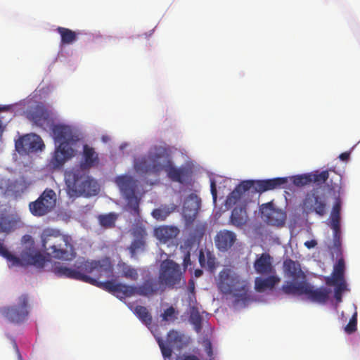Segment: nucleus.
I'll use <instances>...</instances> for the list:
<instances>
[{
  "label": "nucleus",
  "mask_w": 360,
  "mask_h": 360,
  "mask_svg": "<svg viewBox=\"0 0 360 360\" xmlns=\"http://www.w3.org/2000/svg\"><path fill=\"white\" fill-rule=\"evenodd\" d=\"M285 178L288 182L290 181L299 188L311 183L316 184L307 192L300 188H287L284 191L286 202H297L302 197V202H342L345 195L342 176L335 172L331 174L330 170L314 171Z\"/></svg>",
  "instance_id": "obj_1"
},
{
  "label": "nucleus",
  "mask_w": 360,
  "mask_h": 360,
  "mask_svg": "<svg viewBox=\"0 0 360 360\" xmlns=\"http://www.w3.org/2000/svg\"><path fill=\"white\" fill-rule=\"evenodd\" d=\"M134 168L142 174H158L165 171L172 181L180 184L189 182L193 173L188 167H175L165 150L158 146L150 148L146 155L136 160Z\"/></svg>",
  "instance_id": "obj_2"
},
{
  "label": "nucleus",
  "mask_w": 360,
  "mask_h": 360,
  "mask_svg": "<svg viewBox=\"0 0 360 360\" xmlns=\"http://www.w3.org/2000/svg\"><path fill=\"white\" fill-rule=\"evenodd\" d=\"M287 183V178L243 180L229 194L225 202H254L263 193L285 188Z\"/></svg>",
  "instance_id": "obj_3"
},
{
  "label": "nucleus",
  "mask_w": 360,
  "mask_h": 360,
  "mask_svg": "<svg viewBox=\"0 0 360 360\" xmlns=\"http://www.w3.org/2000/svg\"><path fill=\"white\" fill-rule=\"evenodd\" d=\"M52 135L56 143L55 150L49 162L50 168H61L69 160L75 156V146L79 141V134L70 126L54 124L52 127Z\"/></svg>",
  "instance_id": "obj_4"
},
{
  "label": "nucleus",
  "mask_w": 360,
  "mask_h": 360,
  "mask_svg": "<svg viewBox=\"0 0 360 360\" xmlns=\"http://www.w3.org/2000/svg\"><path fill=\"white\" fill-rule=\"evenodd\" d=\"M42 246L50 258L72 261L77 253L70 236L60 233V231L45 229L41 236Z\"/></svg>",
  "instance_id": "obj_5"
},
{
  "label": "nucleus",
  "mask_w": 360,
  "mask_h": 360,
  "mask_svg": "<svg viewBox=\"0 0 360 360\" xmlns=\"http://www.w3.org/2000/svg\"><path fill=\"white\" fill-rule=\"evenodd\" d=\"M65 181L70 197L93 196L99 191L97 182L88 175L86 170L78 167L65 172Z\"/></svg>",
  "instance_id": "obj_6"
},
{
  "label": "nucleus",
  "mask_w": 360,
  "mask_h": 360,
  "mask_svg": "<svg viewBox=\"0 0 360 360\" xmlns=\"http://www.w3.org/2000/svg\"><path fill=\"white\" fill-rule=\"evenodd\" d=\"M217 286L221 293L233 295L236 302L248 299L247 283L229 269H224L219 273Z\"/></svg>",
  "instance_id": "obj_7"
},
{
  "label": "nucleus",
  "mask_w": 360,
  "mask_h": 360,
  "mask_svg": "<svg viewBox=\"0 0 360 360\" xmlns=\"http://www.w3.org/2000/svg\"><path fill=\"white\" fill-rule=\"evenodd\" d=\"M78 268L85 275L96 281L102 278H110L113 276V264L110 258L106 257L98 260H83Z\"/></svg>",
  "instance_id": "obj_8"
},
{
  "label": "nucleus",
  "mask_w": 360,
  "mask_h": 360,
  "mask_svg": "<svg viewBox=\"0 0 360 360\" xmlns=\"http://www.w3.org/2000/svg\"><path fill=\"white\" fill-rule=\"evenodd\" d=\"M183 272L181 271L179 264L172 259L163 260L160 266L158 280L160 285L165 290L166 287L172 288L175 285H179L182 278Z\"/></svg>",
  "instance_id": "obj_9"
},
{
  "label": "nucleus",
  "mask_w": 360,
  "mask_h": 360,
  "mask_svg": "<svg viewBox=\"0 0 360 360\" xmlns=\"http://www.w3.org/2000/svg\"><path fill=\"white\" fill-rule=\"evenodd\" d=\"M30 308L29 297L23 294L18 297L16 304L1 307L0 313L9 322L19 324L27 319Z\"/></svg>",
  "instance_id": "obj_10"
},
{
  "label": "nucleus",
  "mask_w": 360,
  "mask_h": 360,
  "mask_svg": "<svg viewBox=\"0 0 360 360\" xmlns=\"http://www.w3.org/2000/svg\"><path fill=\"white\" fill-rule=\"evenodd\" d=\"M259 213L262 219L272 226L283 227L287 219L286 211L278 208L276 204H261Z\"/></svg>",
  "instance_id": "obj_11"
},
{
  "label": "nucleus",
  "mask_w": 360,
  "mask_h": 360,
  "mask_svg": "<svg viewBox=\"0 0 360 360\" xmlns=\"http://www.w3.org/2000/svg\"><path fill=\"white\" fill-rule=\"evenodd\" d=\"M162 354L165 358H170L172 355V347L181 349L187 344L185 335L175 330H170L167 335V344L162 338H156Z\"/></svg>",
  "instance_id": "obj_12"
},
{
  "label": "nucleus",
  "mask_w": 360,
  "mask_h": 360,
  "mask_svg": "<svg viewBox=\"0 0 360 360\" xmlns=\"http://www.w3.org/2000/svg\"><path fill=\"white\" fill-rule=\"evenodd\" d=\"M80 262H76L73 269L65 266L59 262H56L52 266V271L58 277L68 278L85 283L94 281L89 276L85 275L81 269L78 268Z\"/></svg>",
  "instance_id": "obj_13"
},
{
  "label": "nucleus",
  "mask_w": 360,
  "mask_h": 360,
  "mask_svg": "<svg viewBox=\"0 0 360 360\" xmlns=\"http://www.w3.org/2000/svg\"><path fill=\"white\" fill-rule=\"evenodd\" d=\"M27 118L35 125L45 128L52 122L51 112L42 103H37L26 111Z\"/></svg>",
  "instance_id": "obj_14"
},
{
  "label": "nucleus",
  "mask_w": 360,
  "mask_h": 360,
  "mask_svg": "<svg viewBox=\"0 0 360 360\" xmlns=\"http://www.w3.org/2000/svg\"><path fill=\"white\" fill-rule=\"evenodd\" d=\"M15 148L19 153H29L41 150L44 144L41 138L35 134L25 135L15 141Z\"/></svg>",
  "instance_id": "obj_15"
},
{
  "label": "nucleus",
  "mask_w": 360,
  "mask_h": 360,
  "mask_svg": "<svg viewBox=\"0 0 360 360\" xmlns=\"http://www.w3.org/2000/svg\"><path fill=\"white\" fill-rule=\"evenodd\" d=\"M94 281L88 282L87 283L91 284L93 285L97 286L103 290H105L113 295H116L117 297L122 299L128 297H131V290L133 288H131V285L123 284V283H116L112 281H106L104 282L96 281L95 278H91Z\"/></svg>",
  "instance_id": "obj_16"
},
{
  "label": "nucleus",
  "mask_w": 360,
  "mask_h": 360,
  "mask_svg": "<svg viewBox=\"0 0 360 360\" xmlns=\"http://www.w3.org/2000/svg\"><path fill=\"white\" fill-rule=\"evenodd\" d=\"M115 182L128 202H139L140 199L136 193V181L131 176H120L116 178Z\"/></svg>",
  "instance_id": "obj_17"
},
{
  "label": "nucleus",
  "mask_w": 360,
  "mask_h": 360,
  "mask_svg": "<svg viewBox=\"0 0 360 360\" xmlns=\"http://www.w3.org/2000/svg\"><path fill=\"white\" fill-rule=\"evenodd\" d=\"M0 206V233H9L22 226L20 217L16 213H10Z\"/></svg>",
  "instance_id": "obj_18"
},
{
  "label": "nucleus",
  "mask_w": 360,
  "mask_h": 360,
  "mask_svg": "<svg viewBox=\"0 0 360 360\" xmlns=\"http://www.w3.org/2000/svg\"><path fill=\"white\" fill-rule=\"evenodd\" d=\"M273 262L274 258L269 253L264 252L257 255L253 267L259 275L276 274Z\"/></svg>",
  "instance_id": "obj_19"
},
{
  "label": "nucleus",
  "mask_w": 360,
  "mask_h": 360,
  "mask_svg": "<svg viewBox=\"0 0 360 360\" xmlns=\"http://www.w3.org/2000/svg\"><path fill=\"white\" fill-rule=\"evenodd\" d=\"M330 292V288L323 286L314 288L308 283H307L305 290H304V295L307 296L308 300L321 304H324L328 301Z\"/></svg>",
  "instance_id": "obj_20"
},
{
  "label": "nucleus",
  "mask_w": 360,
  "mask_h": 360,
  "mask_svg": "<svg viewBox=\"0 0 360 360\" xmlns=\"http://www.w3.org/2000/svg\"><path fill=\"white\" fill-rule=\"evenodd\" d=\"M133 288L131 291V296L139 295L141 296H151L155 294L159 290L163 289L162 285L160 284L159 281H156L153 279L146 280L141 285L139 286L131 285Z\"/></svg>",
  "instance_id": "obj_21"
},
{
  "label": "nucleus",
  "mask_w": 360,
  "mask_h": 360,
  "mask_svg": "<svg viewBox=\"0 0 360 360\" xmlns=\"http://www.w3.org/2000/svg\"><path fill=\"white\" fill-rule=\"evenodd\" d=\"M236 240V235L231 231L221 230L214 237L216 247L222 252L230 249Z\"/></svg>",
  "instance_id": "obj_22"
},
{
  "label": "nucleus",
  "mask_w": 360,
  "mask_h": 360,
  "mask_svg": "<svg viewBox=\"0 0 360 360\" xmlns=\"http://www.w3.org/2000/svg\"><path fill=\"white\" fill-rule=\"evenodd\" d=\"M283 271L285 276L294 282L305 281L306 276L302 271L300 264L297 262L290 259H285L283 262Z\"/></svg>",
  "instance_id": "obj_23"
},
{
  "label": "nucleus",
  "mask_w": 360,
  "mask_h": 360,
  "mask_svg": "<svg viewBox=\"0 0 360 360\" xmlns=\"http://www.w3.org/2000/svg\"><path fill=\"white\" fill-rule=\"evenodd\" d=\"M99 161L98 154L95 151V149L87 144H84L82 161L80 165L77 167L86 171L90 168L97 166L99 164Z\"/></svg>",
  "instance_id": "obj_24"
},
{
  "label": "nucleus",
  "mask_w": 360,
  "mask_h": 360,
  "mask_svg": "<svg viewBox=\"0 0 360 360\" xmlns=\"http://www.w3.org/2000/svg\"><path fill=\"white\" fill-rule=\"evenodd\" d=\"M266 277H256L255 279V289L258 292H263L266 290H273L280 281V277L276 274H267Z\"/></svg>",
  "instance_id": "obj_25"
},
{
  "label": "nucleus",
  "mask_w": 360,
  "mask_h": 360,
  "mask_svg": "<svg viewBox=\"0 0 360 360\" xmlns=\"http://www.w3.org/2000/svg\"><path fill=\"white\" fill-rule=\"evenodd\" d=\"M345 261L343 259H339L335 264L331 276H327L325 281L327 285H334L339 283H346L345 279Z\"/></svg>",
  "instance_id": "obj_26"
},
{
  "label": "nucleus",
  "mask_w": 360,
  "mask_h": 360,
  "mask_svg": "<svg viewBox=\"0 0 360 360\" xmlns=\"http://www.w3.org/2000/svg\"><path fill=\"white\" fill-rule=\"evenodd\" d=\"M247 204H239L235 207L230 217V224L236 227L241 228L248 221V216L246 209Z\"/></svg>",
  "instance_id": "obj_27"
},
{
  "label": "nucleus",
  "mask_w": 360,
  "mask_h": 360,
  "mask_svg": "<svg viewBox=\"0 0 360 360\" xmlns=\"http://www.w3.org/2000/svg\"><path fill=\"white\" fill-rule=\"evenodd\" d=\"M179 233V229L174 226H162L155 230V235L157 238L162 242L167 241L175 238Z\"/></svg>",
  "instance_id": "obj_28"
},
{
  "label": "nucleus",
  "mask_w": 360,
  "mask_h": 360,
  "mask_svg": "<svg viewBox=\"0 0 360 360\" xmlns=\"http://www.w3.org/2000/svg\"><path fill=\"white\" fill-rule=\"evenodd\" d=\"M307 282L301 281V282H294V281H287L282 285L281 290L285 295H304V290H305Z\"/></svg>",
  "instance_id": "obj_29"
},
{
  "label": "nucleus",
  "mask_w": 360,
  "mask_h": 360,
  "mask_svg": "<svg viewBox=\"0 0 360 360\" xmlns=\"http://www.w3.org/2000/svg\"><path fill=\"white\" fill-rule=\"evenodd\" d=\"M201 204H184L182 215L186 221V225L192 224L196 218Z\"/></svg>",
  "instance_id": "obj_30"
},
{
  "label": "nucleus",
  "mask_w": 360,
  "mask_h": 360,
  "mask_svg": "<svg viewBox=\"0 0 360 360\" xmlns=\"http://www.w3.org/2000/svg\"><path fill=\"white\" fill-rule=\"evenodd\" d=\"M117 219L118 214L115 212L99 214L97 217L100 226L105 229L114 228Z\"/></svg>",
  "instance_id": "obj_31"
},
{
  "label": "nucleus",
  "mask_w": 360,
  "mask_h": 360,
  "mask_svg": "<svg viewBox=\"0 0 360 360\" xmlns=\"http://www.w3.org/2000/svg\"><path fill=\"white\" fill-rule=\"evenodd\" d=\"M31 213L37 217L44 216L56 207V204H29Z\"/></svg>",
  "instance_id": "obj_32"
},
{
  "label": "nucleus",
  "mask_w": 360,
  "mask_h": 360,
  "mask_svg": "<svg viewBox=\"0 0 360 360\" xmlns=\"http://www.w3.org/2000/svg\"><path fill=\"white\" fill-rule=\"evenodd\" d=\"M117 266L120 270L121 276L133 281L138 280L139 274L136 269L125 262H119Z\"/></svg>",
  "instance_id": "obj_33"
},
{
  "label": "nucleus",
  "mask_w": 360,
  "mask_h": 360,
  "mask_svg": "<svg viewBox=\"0 0 360 360\" xmlns=\"http://www.w3.org/2000/svg\"><path fill=\"white\" fill-rule=\"evenodd\" d=\"M342 204H334L329 217V226L332 230L340 229V212Z\"/></svg>",
  "instance_id": "obj_34"
},
{
  "label": "nucleus",
  "mask_w": 360,
  "mask_h": 360,
  "mask_svg": "<svg viewBox=\"0 0 360 360\" xmlns=\"http://www.w3.org/2000/svg\"><path fill=\"white\" fill-rule=\"evenodd\" d=\"M198 260L202 268L207 267L209 269L215 268V257L210 251H207L205 255L203 250H200Z\"/></svg>",
  "instance_id": "obj_35"
},
{
  "label": "nucleus",
  "mask_w": 360,
  "mask_h": 360,
  "mask_svg": "<svg viewBox=\"0 0 360 360\" xmlns=\"http://www.w3.org/2000/svg\"><path fill=\"white\" fill-rule=\"evenodd\" d=\"M56 30L60 35L62 44H71L77 39V33L68 28L58 27Z\"/></svg>",
  "instance_id": "obj_36"
},
{
  "label": "nucleus",
  "mask_w": 360,
  "mask_h": 360,
  "mask_svg": "<svg viewBox=\"0 0 360 360\" xmlns=\"http://www.w3.org/2000/svg\"><path fill=\"white\" fill-rule=\"evenodd\" d=\"M134 313L146 326H148L151 325L153 318L150 313L146 307L141 305L136 306L134 308Z\"/></svg>",
  "instance_id": "obj_37"
},
{
  "label": "nucleus",
  "mask_w": 360,
  "mask_h": 360,
  "mask_svg": "<svg viewBox=\"0 0 360 360\" xmlns=\"http://www.w3.org/2000/svg\"><path fill=\"white\" fill-rule=\"evenodd\" d=\"M189 321L194 326L197 333H200L202 330V316L196 307L191 308Z\"/></svg>",
  "instance_id": "obj_38"
},
{
  "label": "nucleus",
  "mask_w": 360,
  "mask_h": 360,
  "mask_svg": "<svg viewBox=\"0 0 360 360\" xmlns=\"http://www.w3.org/2000/svg\"><path fill=\"white\" fill-rule=\"evenodd\" d=\"M32 202H56V194L52 189L46 188L41 195Z\"/></svg>",
  "instance_id": "obj_39"
},
{
  "label": "nucleus",
  "mask_w": 360,
  "mask_h": 360,
  "mask_svg": "<svg viewBox=\"0 0 360 360\" xmlns=\"http://www.w3.org/2000/svg\"><path fill=\"white\" fill-rule=\"evenodd\" d=\"M49 261L50 259H48L47 257L40 252H36L34 255H32L30 259V263L39 268L44 267L46 262Z\"/></svg>",
  "instance_id": "obj_40"
},
{
  "label": "nucleus",
  "mask_w": 360,
  "mask_h": 360,
  "mask_svg": "<svg viewBox=\"0 0 360 360\" xmlns=\"http://www.w3.org/2000/svg\"><path fill=\"white\" fill-rule=\"evenodd\" d=\"M210 191L212 196L213 202H217V198L221 199L224 196V191L220 185L217 187L214 180L210 181Z\"/></svg>",
  "instance_id": "obj_41"
},
{
  "label": "nucleus",
  "mask_w": 360,
  "mask_h": 360,
  "mask_svg": "<svg viewBox=\"0 0 360 360\" xmlns=\"http://www.w3.org/2000/svg\"><path fill=\"white\" fill-rule=\"evenodd\" d=\"M174 208L169 209L166 207L155 209L152 212V216L157 220H165L169 214L173 211Z\"/></svg>",
  "instance_id": "obj_42"
},
{
  "label": "nucleus",
  "mask_w": 360,
  "mask_h": 360,
  "mask_svg": "<svg viewBox=\"0 0 360 360\" xmlns=\"http://www.w3.org/2000/svg\"><path fill=\"white\" fill-rule=\"evenodd\" d=\"M206 224L198 222L196 223L193 231L191 233V236L194 240H200L204 236Z\"/></svg>",
  "instance_id": "obj_43"
},
{
  "label": "nucleus",
  "mask_w": 360,
  "mask_h": 360,
  "mask_svg": "<svg viewBox=\"0 0 360 360\" xmlns=\"http://www.w3.org/2000/svg\"><path fill=\"white\" fill-rule=\"evenodd\" d=\"M145 247V240L143 238H135L131 243L129 251L131 257H134L139 250H143Z\"/></svg>",
  "instance_id": "obj_44"
},
{
  "label": "nucleus",
  "mask_w": 360,
  "mask_h": 360,
  "mask_svg": "<svg viewBox=\"0 0 360 360\" xmlns=\"http://www.w3.org/2000/svg\"><path fill=\"white\" fill-rule=\"evenodd\" d=\"M0 255L3 257L6 258L8 261H12L13 264H18L19 259L14 255H13L8 249L4 246V245L0 243Z\"/></svg>",
  "instance_id": "obj_45"
},
{
  "label": "nucleus",
  "mask_w": 360,
  "mask_h": 360,
  "mask_svg": "<svg viewBox=\"0 0 360 360\" xmlns=\"http://www.w3.org/2000/svg\"><path fill=\"white\" fill-rule=\"evenodd\" d=\"M333 286H335L334 297L337 302H341L342 293L347 290V283H342Z\"/></svg>",
  "instance_id": "obj_46"
},
{
  "label": "nucleus",
  "mask_w": 360,
  "mask_h": 360,
  "mask_svg": "<svg viewBox=\"0 0 360 360\" xmlns=\"http://www.w3.org/2000/svg\"><path fill=\"white\" fill-rule=\"evenodd\" d=\"M357 327V314L355 312L352 318L350 319L349 323L345 328V330L347 333L351 334L356 330Z\"/></svg>",
  "instance_id": "obj_47"
},
{
  "label": "nucleus",
  "mask_w": 360,
  "mask_h": 360,
  "mask_svg": "<svg viewBox=\"0 0 360 360\" xmlns=\"http://www.w3.org/2000/svg\"><path fill=\"white\" fill-rule=\"evenodd\" d=\"M175 314V309L172 306H171L164 311L163 314H162V320L165 321L172 319L174 320L176 318Z\"/></svg>",
  "instance_id": "obj_48"
},
{
  "label": "nucleus",
  "mask_w": 360,
  "mask_h": 360,
  "mask_svg": "<svg viewBox=\"0 0 360 360\" xmlns=\"http://www.w3.org/2000/svg\"><path fill=\"white\" fill-rule=\"evenodd\" d=\"M333 245L336 248H340L341 246V230H333Z\"/></svg>",
  "instance_id": "obj_49"
},
{
  "label": "nucleus",
  "mask_w": 360,
  "mask_h": 360,
  "mask_svg": "<svg viewBox=\"0 0 360 360\" xmlns=\"http://www.w3.org/2000/svg\"><path fill=\"white\" fill-rule=\"evenodd\" d=\"M132 234L135 238H143V240H144L146 233L144 229L141 227H136L133 230Z\"/></svg>",
  "instance_id": "obj_50"
},
{
  "label": "nucleus",
  "mask_w": 360,
  "mask_h": 360,
  "mask_svg": "<svg viewBox=\"0 0 360 360\" xmlns=\"http://www.w3.org/2000/svg\"><path fill=\"white\" fill-rule=\"evenodd\" d=\"M315 212L319 216H323L326 213V204H315Z\"/></svg>",
  "instance_id": "obj_51"
},
{
  "label": "nucleus",
  "mask_w": 360,
  "mask_h": 360,
  "mask_svg": "<svg viewBox=\"0 0 360 360\" xmlns=\"http://www.w3.org/2000/svg\"><path fill=\"white\" fill-rule=\"evenodd\" d=\"M176 360H200L197 356L191 354H185L179 355L176 358Z\"/></svg>",
  "instance_id": "obj_52"
},
{
  "label": "nucleus",
  "mask_w": 360,
  "mask_h": 360,
  "mask_svg": "<svg viewBox=\"0 0 360 360\" xmlns=\"http://www.w3.org/2000/svg\"><path fill=\"white\" fill-rule=\"evenodd\" d=\"M201 199L195 193H192L188 195L186 198L185 202H200Z\"/></svg>",
  "instance_id": "obj_53"
},
{
  "label": "nucleus",
  "mask_w": 360,
  "mask_h": 360,
  "mask_svg": "<svg viewBox=\"0 0 360 360\" xmlns=\"http://www.w3.org/2000/svg\"><path fill=\"white\" fill-rule=\"evenodd\" d=\"M183 264L184 268H187L188 266L191 264V254L189 251H188L184 256Z\"/></svg>",
  "instance_id": "obj_54"
},
{
  "label": "nucleus",
  "mask_w": 360,
  "mask_h": 360,
  "mask_svg": "<svg viewBox=\"0 0 360 360\" xmlns=\"http://www.w3.org/2000/svg\"><path fill=\"white\" fill-rule=\"evenodd\" d=\"M203 345H204L205 352L212 349V343H211L210 340L208 339H206L203 341Z\"/></svg>",
  "instance_id": "obj_55"
},
{
  "label": "nucleus",
  "mask_w": 360,
  "mask_h": 360,
  "mask_svg": "<svg viewBox=\"0 0 360 360\" xmlns=\"http://www.w3.org/2000/svg\"><path fill=\"white\" fill-rule=\"evenodd\" d=\"M317 245V242L315 240H307L304 243V245L308 248L311 249L314 248Z\"/></svg>",
  "instance_id": "obj_56"
},
{
  "label": "nucleus",
  "mask_w": 360,
  "mask_h": 360,
  "mask_svg": "<svg viewBox=\"0 0 360 360\" xmlns=\"http://www.w3.org/2000/svg\"><path fill=\"white\" fill-rule=\"evenodd\" d=\"M349 152H344L339 155V158L342 161H347L349 158Z\"/></svg>",
  "instance_id": "obj_57"
},
{
  "label": "nucleus",
  "mask_w": 360,
  "mask_h": 360,
  "mask_svg": "<svg viewBox=\"0 0 360 360\" xmlns=\"http://www.w3.org/2000/svg\"><path fill=\"white\" fill-rule=\"evenodd\" d=\"M12 108L11 105H3L0 106V112L1 111H9ZM2 124L1 121L0 120V131H1Z\"/></svg>",
  "instance_id": "obj_58"
},
{
  "label": "nucleus",
  "mask_w": 360,
  "mask_h": 360,
  "mask_svg": "<svg viewBox=\"0 0 360 360\" xmlns=\"http://www.w3.org/2000/svg\"><path fill=\"white\" fill-rule=\"evenodd\" d=\"M70 214H68L66 212H60L57 214V217L64 219L65 218L70 217Z\"/></svg>",
  "instance_id": "obj_59"
},
{
  "label": "nucleus",
  "mask_w": 360,
  "mask_h": 360,
  "mask_svg": "<svg viewBox=\"0 0 360 360\" xmlns=\"http://www.w3.org/2000/svg\"><path fill=\"white\" fill-rule=\"evenodd\" d=\"M127 205H130V207L131 209H133V210L136 212H139V204L138 203H136V204H127Z\"/></svg>",
  "instance_id": "obj_60"
},
{
  "label": "nucleus",
  "mask_w": 360,
  "mask_h": 360,
  "mask_svg": "<svg viewBox=\"0 0 360 360\" xmlns=\"http://www.w3.org/2000/svg\"><path fill=\"white\" fill-rule=\"evenodd\" d=\"M206 353H207L210 360H214V356H213V350L212 349L210 350V351H207Z\"/></svg>",
  "instance_id": "obj_61"
},
{
  "label": "nucleus",
  "mask_w": 360,
  "mask_h": 360,
  "mask_svg": "<svg viewBox=\"0 0 360 360\" xmlns=\"http://www.w3.org/2000/svg\"><path fill=\"white\" fill-rule=\"evenodd\" d=\"M202 274V271L201 269H196L195 271V276L196 277H199Z\"/></svg>",
  "instance_id": "obj_62"
},
{
  "label": "nucleus",
  "mask_w": 360,
  "mask_h": 360,
  "mask_svg": "<svg viewBox=\"0 0 360 360\" xmlns=\"http://www.w3.org/2000/svg\"><path fill=\"white\" fill-rule=\"evenodd\" d=\"M27 238L29 239V238H30V236H24V238Z\"/></svg>",
  "instance_id": "obj_63"
}]
</instances>
